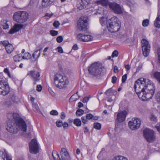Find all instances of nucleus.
Returning a JSON list of instances; mask_svg holds the SVG:
<instances>
[{"label": "nucleus", "mask_w": 160, "mask_h": 160, "mask_svg": "<svg viewBox=\"0 0 160 160\" xmlns=\"http://www.w3.org/2000/svg\"><path fill=\"white\" fill-rule=\"evenodd\" d=\"M81 119L82 121V122L84 124H85L87 122H88V120L87 119L86 117H82L81 118Z\"/></svg>", "instance_id": "nucleus-55"}, {"label": "nucleus", "mask_w": 160, "mask_h": 160, "mask_svg": "<svg viewBox=\"0 0 160 160\" xmlns=\"http://www.w3.org/2000/svg\"><path fill=\"white\" fill-rule=\"evenodd\" d=\"M34 108L38 112H39L40 111L39 107L37 104H35L34 106Z\"/></svg>", "instance_id": "nucleus-59"}, {"label": "nucleus", "mask_w": 160, "mask_h": 160, "mask_svg": "<svg viewBox=\"0 0 160 160\" xmlns=\"http://www.w3.org/2000/svg\"><path fill=\"white\" fill-rule=\"evenodd\" d=\"M118 51L117 50H115L114 51H113V52H112V58H113L115 57H116L118 56Z\"/></svg>", "instance_id": "nucleus-50"}, {"label": "nucleus", "mask_w": 160, "mask_h": 160, "mask_svg": "<svg viewBox=\"0 0 160 160\" xmlns=\"http://www.w3.org/2000/svg\"><path fill=\"white\" fill-rule=\"evenodd\" d=\"M127 114V113L125 111H123L118 113L117 115L115 129L119 128V126L120 125L121 122L125 120Z\"/></svg>", "instance_id": "nucleus-11"}, {"label": "nucleus", "mask_w": 160, "mask_h": 160, "mask_svg": "<svg viewBox=\"0 0 160 160\" xmlns=\"http://www.w3.org/2000/svg\"><path fill=\"white\" fill-rule=\"evenodd\" d=\"M118 72V68L117 66H115L114 67V72L115 73H117Z\"/></svg>", "instance_id": "nucleus-60"}, {"label": "nucleus", "mask_w": 160, "mask_h": 160, "mask_svg": "<svg viewBox=\"0 0 160 160\" xmlns=\"http://www.w3.org/2000/svg\"><path fill=\"white\" fill-rule=\"evenodd\" d=\"M73 123L76 126L79 127L81 125V121L79 119L76 118L74 120Z\"/></svg>", "instance_id": "nucleus-30"}, {"label": "nucleus", "mask_w": 160, "mask_h": 160, "mask_svg": "<svg viewBox=\"0 0 160 160\" xmlns=\"http://www.w3.org/2000/svg\"><path fill=\"white\" fill-rule=\"evenodd\" d=\"M134 88L139 98L144 101L152 98L155 89V85L151 81L143 78H140L135 81Z\"/></svg>", "instance_id": "nucleus-1"}, {"label": "nucleus", "mask_w": 160, "mask_h": 160, "mask_svg": "<svg viewBox=\"0 0 160 160\" xmlns=\"http://www.w3.org/2000/svg\"><path fill=\"white\" fill-rule=\"evenodd\" d=\"M53 79L54 84L59 89L65 88L69 84L68 78L65 75L60 73L56 74L54 76Z\"/></svg>", "instance_id": "nucleus-3"}, {"label": "nucleus", "mask_w": 160, "mask_h": 160, "mask_svg": "<svg viewBox=\"0 0 160 160\" xmlns=\"http://www.w3.org/2000/svg\"><path fill=\"white\" fill-rule=\"evenodd\" d=\"M10 91V88L8 83L5 80L0 81V94L7 95Z\"/></svg>", "instance_id": "nucleus-9"}, {"label": "nucleus", "mask_w": 160, "mask_h": 160, "mask_svg": "<svg viewBox=\"0 0 160 160\" xmlns=\"http://www.w3.org/2000/svg\"><path fill=\"white\" fill-rule=\"evenodd\" d=\"M57 41L58 43L62 42L63 40V38L62 36H59L57 38Z\"/></svg>", "instance_id": "nucleus-48"}, {"label": "nucleus", "mask_w": 160, "mask_h": 160, "mask_svg": "<svg viewBox=\"0 0 160 160\" xmlns=\"http://www.w3.org/2000/svg\"><path fill=\"white\" fill-rule=\"evenodd\" d=\"M143 133L147 142H151L155 140V132L152 130L146 128L143 131Z\"/></svg>", "instance_id": "nucleus-7"}, {"label": "nucleus", "mask_w": 160, "mask_h": 160, "mask_svg": "<svg viewBox=\"0 0 160 160\" xmlns=\"http://www.w3.org/2000/svg\"><path fill=\"white\" fill-rule=\"evenodd\" d=\"M85 35H82L81 33L77 35V38L78 40L84 42Z\"/></svg>", "instance_id": "nucleus-29"}, {"label": "nucleus", "mask_w": 160, "mask_h": 160, "mask_svg": "<svg viewBox=\"0 0 160 160\" xmlns=\"http://www.w3.org/2000/svg\"><path fill=\"white\" fill-rule=\"evenodd\" d=\"M13 59L15 62H18L23 59L22 55L21 54H17L13 57Z\"/></svg>", "instance_id": "nucleus-24"}, {"label": "nucleus", "mask_w": 160, "mask_h": 160, "mask_svg": "<svg viewBox=\"0 0 160 160\" xmlns=\"http://www.w3.org/2000/svg\"><path fill=\"white\" fill-rule=\"evenodd\" d=\"M78 47L76 44H74L72 47V49L74 50H77L78 49Z\"/></svg>", "instance_id": "nucleus-62"}, {"label": "nucleus", "mask_w": 160, "mask_h": 160, "mask_svg": "<svg viewBox=\"0 0 160 160\" xmlns=\"http://www.w3.org/2000/svg\"><path fill=\"white\" fill-rule=\"evenodd\" d=\"M149 24V21L148 19H146L143 20L142 25L143 27L147 26Z\"/></svg>", "instance_id": "nucleus-40"}, {"label": "nucleus", "mask_w": 160, "mask_h": 160, "mask_svg": "<svg viewBox=\"0 0 160 160\" xmlns=\"http://www.w3.org/2000/svg\"><path fill=\"white\" fill-rule=\"evenodd\" d=\"M42 89V86L40 85H38L37 86L36 90L38 92L41 91Z\"/></svg>", "instance_id": "nucleus-53"}, {"label": "nucleus", "mask_w": 160, "mask_h": 160, "mask_svg": "<svg viewBox=\"0 0 160 160\" xmlns=\"http://www.w3.org/2000/svg\"><path fill=\"white\" fill-rule=\"evenodd\" d=\"M112 160H128L125 157L122 156H119L113 158Z\"/></svg>", "instance_id": "nucleus-32"}, {"label": "nucleus", "mask_w": 160, "mask_h": 160, "mask_svg": "<svg viewBox=\"0 0 160 160\" xmlns=\"http://www.w3.org/2000/svg\"><path fill=\"white\" fill-rule=\"evenodd\" d=\"M0 157H2L3 160H5L6 158L7 160H12L11 158L5 150L3 152L0 150Z\"/></svg>", "instance_id": "nucleus-18"}, {"label": "nucleus", "mask_w": 160, "mask_h": 160, "mask_svg": "<svg viewBox=\"0 0 160 160\" xmlns=\"http://www.w3.org/2000/svg\"><path fill=\"white\" fill-rule=\"evenodd\" d=\"M2 28L4 29H8L9 28L8 24L7 23L6 21H3L1 23Z\"/></svg>", "instance_id": "nucleus-37"}, {"label": "nucleus", "mask_w": 160, "mask_h": 160, "mask_svg": "<svg viewBox=\"0 0 160 160\" xmlns=\"http://www.w3.org/2000/svg\"><path fill=\"white\" fill-rule=\"evenodd\" d=\"M85 5H88L91 2L92 0H81Z\"/></svg>", "instance_id": "nucleus-51"}, {"label": "nucleus", "mask_w": 160, "mask_h": 160, "mask_svg": "<svg viewBox=\"0 0 160 160\" xmlns=\"http://www.w3.org/2000/svg\"><path fill=\"white\" fill-rule=\"evenodd\" d=\"M103 68L100 63L95 62L88 67V71L91 75L96 76L101 74Z\"/></svg>", "instance_id": "nucleus-5"}, {"label": "nucleus", "mask_w": 160, "mask_h": 160, "mask_svg": "<svg viewBox=\"0 0 160 160\" xmlns=\"http://www.w3.org/2000/svg\"><path fill=\"white\" fill-rule=\"evenodd\" d=\"M89 98L88 97H85L82 100V102L83 103H86L89 100Z\"/></svg>", "instance_id": "nucleus-58"}, {"label": "nucleus", "mask_w": 160, "mask_h": 160, "mask_svg": "<svg viewBox=\"0 0 160 160\" xmlns=\"http://www.w3.org/2000/svg\"><path fill=\"white\" fill-rule=\"evenodd\" d=\"M153 76L154 78L160 83V72H155L153 73Z\"/></svg>", "instance_id": "nucleus-25"}, {"label": "nucleus", "mask_w": 160, "mask_h": 160, "mask_svg": "<svg viewBox=\"0 0 160 160\" xmlns=\"http://www.w3.org/2000/svg\"><path fill=\"white\" fill-rule=\"evenodd\" d=\"M52 156L54 160H61L60 159L58 152L56 151H53L52 152Z\"/></svg>", "instance_id": "nucleus-26"}, {"label": "nucleus", "mask_w": 160, "mask_h": 160, "mask_svg": "<svg viewBox=\"0 0 160 160\" xmlns=\"http://www.w3.org/2000/svg\"><path fill=\"white\" fill-rule=\"evenodd\" d=\"M87 24V17L82 16L77 22V28L80 31H85Z\"/></svg>", "instance_id": "nucleus-8"}, {"label": "nucleus", "mask_w": 160, "mask_h": 160, "mask_svg": "<svg viewBox=\"0 0 160 160\" xmlns=\"http://www.w3.org/2000/svg\"><path fill=\"white\" fill-rule=\"evenodd\" d=\"M28 75L31 76L32 78V80L33 81V84L35 85L36 84V82H38L40 80L39 78L40 74L39 73L35 70L29 71L27 74Z\"/></svg>", "instance_id": "nucleus-14"}, {"label": "nucleus", "mask_w": 160, "mask_h": 160, "mask_svg": "<svg viewBox=\"0 0 160 160\" xmlns=\"http://www.w3.org/2000/svg\"><path fill=\"white\" fill-rule=\"evenodd\" d=\"M50 32L51 35L53 36H56L58 34V31L53 30H51Z\"/></svg>", "instance_id": "nucleus-41"}, {"label": "nucleus", "mask_w": 160, "mask_h": 160, "mask_svg": "<svg viewBox=\"0 0 160 160\" xmlns=\"http://www.w3.org/2000/svg\"><path fill=\"white\" fill-rule=\"evenodd\" d=\"M5 49L8 53H10L13 50L14 48L13 46L10 44L6 46Z\"/></svg>", "instance_id": "nucleus-22"}, {"label": "nucleus", "mask_w": 160, "mask_h": 160, "mask_svg": "<svg viewBox=\"0 0 160 160\" xmlns=\"http://www.w3.org/2000/svg\"><path fill=\"white\" fill-rule=\"evenodd\" d=\"M125 68L127 70H128L130 69V67L129 64H127L125 66Z\"/></svg>", "instance_id": "nucleus-63"}, {"label": "nucleus", "mask_w": 160, "mask_h": 160, "mask_svg": "<svg viewBox=\"0 0 160 160\" xmlns=\"http://www.w3.org/2000/svg\"><path fill=\"white\" fill-rule=\"evenodd\" d=\"M154 24L155 27L160 28V15L156 18Z\"/></svg>", "instance_id": "nucleus-27"}, {"label": "nucleus", "mask_w": 160, "mask_h": 160, "mask_svg": "<svg viewBox=\"0 0 160 160\" xmlns=\"http://www.w3.org/2000/svg\"><path fill=\"white\" fill-rule=\"evenodd\" d=\"M85 5L82 1L79 0L77 2V7L78 9L81 10L84 9Z\"/></svg>", "instance_id": "nucleus-20"}, {"label": "nucleus", "mask_w": 160, "mask_h": 160, "mask_svg": "<svg viewBox=\"0 0 160 160\" xmlns=\"http://www.w3.org/2000/svg\"><path fill=\"white\" fill-rule=\"evenodd\" d=\"M7 117L9 119H11L12 120L8 122L6 126L8 132L15 134L17 133L20 130L24 132L26 131L27 126L26 123L22 118L20 117L18 114L8 113Z\"/></svg>", "instance_id": "nucleus-2"}, {"label": "nucleus", "mask_w": 160, "mask_h": 160, "mask_svg": "<svg viewBox=\"0 0 160 160\" xmlns=\"http://www.w3.org/2000/svg\"><path fill=\"white\" fill-rule=\"evenodd\" d=\"M142 45V50L143 55L147 57L149 55L150 51V46L148 41L145 39H143L141 42Z\"/></svg>", "instance_id": "nucleus-10"}, {"label": "nucleus", "mask_w": 160, "mask_h": 160, "mask_svg": "<svg viewBox=\"0 0 160 160\" xmlns=\"http://www.w3.org/2000/svg\"><path fill=\"white\" fill-rule=\"evenodd\" d=\"M117 80V78L115 76H114L112 77V82L114 84L116 82Z\"/></svg>", "instance_id": "nucleus-56"}, {"label": "nucleus", "mask_w": 160, "mask_h": 160, "mask_svg": "<svg viewBox=\"0 0 160 160\" xmlns=\"http://www.w3.org/2000/svg\"><path fill=\"white\" fill-rule=\"evenodd\" d=\"M96 2L98 4H101L103 6H109V3L108 0H100L97 1Z\"/></svg>", "instance_id": "nucleus-21"}, {"label": "nucleus", "mask_w": 160, "mask_h": 160, "mask_svg": "<svg viewBox=\"0 0 160 160\" xmlns=\"http://www.w3.org/2000/svg\"><path fill=\"white\" fill-rule=\"evenodd\" d=\"M155 99L157 102L160 103V92H157L156 94Z\"/></svg>", "instance_id": "nucleus-39"}, {"label": "nucleus", "mask_w": 160, "mask_h": 160, "mask_svg": "<svg viewBox=\"0 0 160 160\" xmlns=\"http://www.w3.org/2000/svg\"><path fill=\"white\" fill-rule=\"evenodd\" d=\"M0 43L2 44L5 48L8 44H10L8 41H1L0 42Z\"/></svg>", "instance_id": "nucleus-43"}, {"label": "nucleus", "mask_w": 160, "mask_h": 160, "mask_svg": "<svg viewBox=\"0 0 160 160\" xmlns=\"http://www.w3.org/2000/svg\"><path fill=\"white\" fill-rule=\"evenodd\" d=\"M23 25L21 24H15L13 27V28L11 29L9 32L10 34H13L14 33L18 31L20 29L23 27Z\"/></svg>", "instance_id": "nucleus-17"}, {"label": "nucleus", "mask_w": 160, "mask_h": 160, "mask_svg": "<svg viewBox=\"0 0 160 160\" xmlns=\"http://www.w3.org/2000/svg\"><path fill=\"white\" fill-rule=\"evenodd\" d=\"M116 91L115 90H113L112 88H110L106 91L105 92V94L107 95H109L111 94H113L114 92H116Z\"/></svg>", "instance_id": "nucleus-31"}, {"label": "nucleus", "mask_w": 160, "mask_h": 160, "mask_svg": "<svg viewBox=\"0 0 160 160\" xmlns=\"http://www.w3.org/2000/svg\"><path fill=\"white\" fill-rule=\"evenodd\" d=\"M150 119L151 121L154 122L157 121V117L153 115H152L150 117Z\"/></svg>", "instance_id": "nucleus-54"}, {"label": "nucleus", "mask_w": 160, "mask_h": 160, "mask_svg": "<svg viewBox=\"0 0 160 160\" xmlns=\"http://www.w3.org/2000/svg\"><path fill=\"white\" fill-rule=\"evenodd\" d=\"M155 127L157 128V129L158 130V131L160 133V125L158 126V125H156L155 126Z\"/></svg>", "instance_id": "nucleus-64"}, {"label": "nucleus", "mask_w": 160, "mask_h": 160, "mask_svg": "<svg viewBox=\"0 0 160 160\" xmlns=\"http://www.w3.org/2000/svg\"><path fill=\"white\" fill-rule=\"evenodd\" d=\"M53 26L55 28H58L60 25V23L58 21H55L53 24Z\"/></svg>", "instance_id": "nucleus-45"}, {"label": "nucleus", "mask_w": 160, "mask_h": 160, "mask_svg": "<svg viewBox=\"0 0 160 160\" xmlns=\"http://www.w3.org/2000/svg\"><path fill=\"white\" fill-rule=\"evenodd\" d=\"M107 18L102 17L100 19V22L102 26L105 25L107 23Z\"/></svg>", "instance_id": "nucleus-28"}, {"label": "nucleus", "mask_w": 160, "mask_h": 160, "mask_svg": "<svg viewBox=\"0 0 160 160\" xmlns=\"http://www.w3.org/2000/svg\"><path fill=\"white\" fill-rule=\"evenodd\" d=\"M60 154L61 156L62 160H70L71 158L66 148H62Z\"/></svg>", "instance_id": "nucleus-16"}, {"label": "nucleus", "mask_w": 160, "mask_h": 160, "mask_svg": "<svg viewBox=\"0 0 160 160\" xmlns=\"http://www.w3.org/2000/svg\"><path fill=\"white\" fill-rule=\"evenodd\" d=\"M141 122L139 119L133 118L128 122L129 127L132 130L137 129L140 126Z\"/></svg>", "instance_id": "nucleus-12"}, {"label": "nucleus", "mask_w": 160, "mask_h": 160, "mask_svg": "<svg viewBox=\"0 0 160 160\" xmlns=\"http://www.w3.org/2000/svg\"><path fill=\"white\" fill-rule=\"evenodd\" d=\"M30 152L36 154L38 152V146L35 139H32L29 144Z\"/></svg>", "instance_id": "nucleus-13"}, {"label": "nucleus", "mask_w": 160, "mask_h": 160, "mask_svg": "<svg viewBox=\"0 0 160 160\" xmlns=\"http://www.w3.org/2000/svg\"><path fill=\"white\" fill-rule=\"evenodd\" d=\"M4 72L6 74H7L8 75V76L9 77H10V78L11 77L10 73V72H9V70H8V68H5L4 69Z\"/></svg>", "instance_id": "nucleus-46"}, {"label": "nucleus", "mask_w": 160, "mask_h": 160, "mask_svg": "<svg viewBox=\"0 0 160 160\" xmlns=\"http://www.w3.org/2000/svg\"><path fill=\"white\" fill-rule=\"evenodd\" d=\"M42 48H40L38 49L37 50L34 52L33 53L32 55V57L33 59V61H37L38 58L40 56L41 54L40 51L41 50Z\"/></svg>", "instance_id": "nucleus-19"}, {"label": "nucleus", "mask_w": 160, "mask_h": 160, "mask_svg": "<svg viewBox=\"0 0 160 160\" xmlns=\"http://www.w3.org/2000/svg\"><path fill=\"white\" fill-rule=\"evenodd\" d=\"M84 112V110L82 109H79L77 111L76 114L77 116H80L83 114Z\"/></svg>", "instance_id": "nucleus-38"}, {"label": "nucleus", "mask_w": 160, "mask_h": 160, "mask_svg": "<svg viewBox=\"0 0 160 160\" xmlns=\"http://www.w3.org/2000/svg\"><path fill=\"white\" fill-rule=\"evenodd\" d=\"M86 117L87 119L88 120H90L92 119L93 118V116L92 114L91 113H89L87 114L86 115Z\"/></svg>", "instance_id": "nucleus-52"}, {"label": "nucleus", "mask_w": 160, "mask_h": 160, "mask_svg": "<svg viewBox=\"0 0 160 160\" xmlns=\"http://www.w3.org/2000/svg\"><path fill=\"white\" fill-rule=\"evenodd\" d=\"M62 126H63V128L65 129H67L68 127V124L66 122H64Z\"/></svg>", "instance_id": "nucleus-57"}, {"label": "nucleus", "mask_w": 160, "mask_h": 160, "mask_svg": "<svg viewBox=\"0 0 160 160\" xmlns=\"http://www.w3.org/2000/svg\"><path fill=\"white\" fill-rule=\"evenodd\" d=\"M65 114L64 112H62L61 113V118L62 119H63L65 118Z\"/></svg>", "instance_id": "nucleus-61"}, {"label": "nucleus", "mask_w": 160, "mask_h": 160, "mask_svg": "<svg viewBox=\"0 0 160 160\" xmlns=\"http://www.w3.org/2000/svg\"><path fill=\"white\" fill-rule=\"evenodd\" d=\"M51 3V0H42V5L43 8H46Z\"/></svg>", "instance_id": "nucleus-23"}, {"label": "nucleus", "mask_w": 160, "mask_h": 160, "mask_svg": "<svg viewBox=\"0 0 160 160\" xmlns=\"http://www.w3.org/2000/svg\"><path fill=\"white\" fill-rule=\"evenodd\" d=\"M28 14L25 11H18L14 13L13 18L14 21L18 23H23L27 21Z\"/></svg>", "instance_id": "nucleus-6"}, {"label": "nucleus", "mask_w": 160, "mask_h": 160, "mask_svg": "<svg viewBox=\"0 0 160 160\" xmlns=\"http://www.w3.org/2000/svg\"><path fill=\"white\" fill-rule=\"evenodd\" d=\"M120 27V21L117 17H112L108 20V29L110 32L114 33L118 31Z\"/></svg>", "instance_id": "nucleus-4"}, {"label": "nucleus", "mask_w": 160, "mask_h": 160, "mask_svg": "<svg viewBox=\"0 0 160 160\" xmlns=\"http://www.w3.org/2000/svg\"><path fill=\"white\" fill-rule=\"evenodd\" d=\"M93 39L92 37L90 35H85V38L84 42H88L92 40Z\"/></svg>", "instance_id": "nucleus-34"}, {"label": "nucleus", "mask_w": 160, "mask_h": 160, "mask_svg": "<svg viewBox=\"0 0 160 160\" xmlns=\"http://www.w3.org/2000/svg\"><path fill=\"white\" fill-rule=\"evenodd\" d=\"M127 75L126 74H124L122 76V83H123L125 82L126 79H127Z\"/></svg>", "instance_id": "nucleus-47"}, {"label": "nucleus", "mask_w": 160, "mask_h": 160, "mask_svg": "<svg viewBox=\"0 0 160 160\" xmlns=\"http://www.w3.org/2000/svg\"><path fill=\"white\" fill-rule=\"evenodd\" d=\"M31 58V55L28 52L25 53L24 55L22 56V59H28Z\"/></svg>", "instance_id": "nucleus-36"}, {"label": "nucleus", "mask_w": 160, "mask_h": 160, "mask_svg": "<svg viewBox=\"0 0 160 160\" xmlns=\"http://www.w3.org/2000/svg\"><path fill=\"white\" fill-rule=\"evenodd\" d=\"M56 126L58 127H61L63 125L62 121L61 120L57 121L56 122Z\"/></svg>", "instance_id": "nucleus-42"}, {"label": "nucleus", "mask_w": 160, "mask_h": 160, "mask_svg": "<svg viewBox=\"0 0 160 160\" xmlns=\"http://www.w3.org/2000/svg\"><path fill=\"white\" fill-rule=\"evenodd\" d=\"M93 127L96 129L99 130L101 129V125L98 122H95L94 123Z\"/></svg>", "instance_id": "nucleus-33"}, {"label": "nucleus", "mask_w": 160, "mask_h": 160, "mask_svg": "<svg viewBox=\"0 0 160 160\" xmlns=\"http://www.w3.org/2000/svg\"><path fill=\"white\" fill-rule=\"evenodd\" d=\"M109 7L115 13L120 14L122 12L121 7L119 4L115 3H110Z\"/></svg>", "instance_id": "nucleus-15"}, {"label": "nucleus", "mask_w": 160, "mask_h": 160, "mask_svg": "<svg viewBox=\"0 0 160 160\" xmlns=\"http://www.w3.org/2000/svg\"><path fill=\"white\" fill-rule=\"evenodd\" d=\"M56 50H57L58 52L60 53H63V51L62 48V47L60 46H59L56 49Z\"/></svg>", "instance_id": "nucleus-49"}, {"label": "nucleus", "mask_w": 160, "mask_h": 160, "mask_svg": "<svg viewBox=\"0 0 160 160\" xmlns=\"http://www.w3.org/2000/svg\"><path fill=\"white\" fill-rule=\"evenodd\" d=\"M77 96V95L75 94H74L70 98L69 101L70 102H73L74 101H75L78 100L79 98V96H78V98H76V97Z\"/></svg>", "instance_id": "nucleus-35"}, {"label": "nucleus", "mask_w": 160, "mask_h": 160, "mask_svg": "<svg viewBox=\"0 0 160 160\" xmlns=\"http://www.w3.org/2000/svg\"><path fill=\"white\" fill-rule=\"evenodd\" d=\"M50 114L52 115H57L58 114V113L57 110H53L50 112Z\"/></svg>", "instance_id": "nucleus-44"}]
</instances>
